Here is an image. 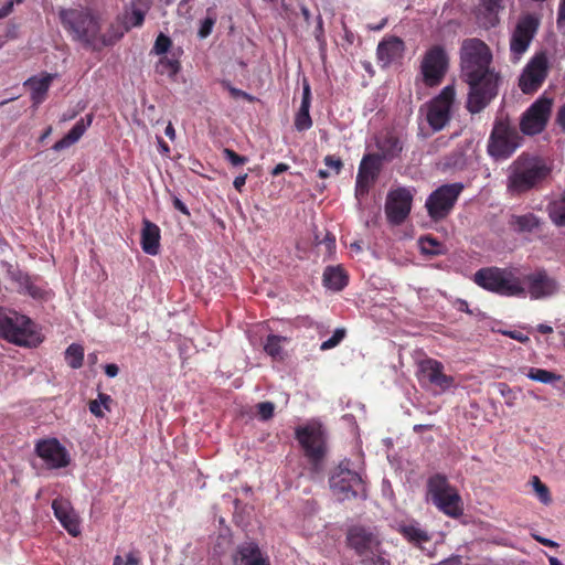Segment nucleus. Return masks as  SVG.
<instances>
[{"instance_id":"f257e3e1","label":"nucleus","mask_w":565,"mask_h":565,"mask_svg":"<svg viewBox=\"0 0 565 565\" xmlns=\"http://www.w3.org/2000/svg\"><path fill=\"white\" fill-rule=\"evenodd\" d=\"M460 76L469 86L467 109L478 114L497 96L499 73L492 66V51L480 39H465L460 46Z\"/></svg>"},{"instance_id":"f03ea898","label":"nucleus","mask_w":565,"mask_h":565,"mask_svg":"<svg viewBox=\"0 0 565 565\" xmlns=\"http://www.w3.org/2000/svg\"><path fill=\"white\" fill-rule=\"evenodd\" d=\"M58 17L63 28L74 41L95 51L106 45L105 38L100 35L99 23L89 9H61Z\"/></svg>"},{"instance_id":"7ed1b4c3","label":"nucleus","mask_w":565,"mask_h":565,"mask_svg":"<svg viewBox=\"0 0 565 565\" xmlns=\"http://www.w3.org/2000/svg\"><path fill=\"white\" fill-rule=\"evenodd\" d=\"M550 172L544 160L521 154L508 168L507 189L512 194H521L533 189Z\"/></svg>"},{"instance_id":"20e7f679","label":"nucleus","mask_w":565,"mask_h":565,"mask_svg":"<svg viewBox=\"0 0 565 565\" xmlns=\"http://www.w3.org/2000/svg\"><path fill=\"white\" fill-rule=\"evenodd\" d=\"M0 337L20 347H36L43 341L36 324L17 311L0 309Z\"/></svg>"},{"instance_id":"39448f33","label":"nucleus","mask_w":565,"mask_h":565,"mask_svg":"<svg viewBox=\"0 0 565 565\" xmlns=\"http://www.w3.org/2000/svg\"><path fill=\"white\" fill-rule=\"evenodd\" d=\"M473 280L483 289L501 296L525 297L521 277L512 268H481L475 274Z\"/></svg>"},{"instance_id":"423d86ee","label":"nucleus","mask_w":565,"mask_h":565,"mask_svg":"<svg viewBox=\"0 0 565 565\" xmlns=\"http://www.w3.org/2000/svg\"><path fill=\"white\" fill-rule=\"evenodd\" d=\"M330 489L339 501L352 498H365L366 489L360 472L350 468V461L343 460L330 477Z\"/></svg>"},{"instance_id":"0eeeda50","label":"nucleus","mask_w":565,"mask_h":565,"mask_svg":"<svg viewBox=\"0 0 565 565\" xmlns=\"http://www.w3.org/2000/svg\"><path fill=\"white\" fill-rule=\"evenodd\" d=\"M428 495L433 503L450 518L462 514V501L458 491L451 487L446 477L436 475L428 480Z\"/></svg>"},{"instance_id":"6e6552de","label":"nucleus","mask_w":565,"mask_h":565,"mask_svg":"<svg viewBox=\"0 0 565 565\" xmlns=\"http://www.w3.org/2000/svg\"><path fill=\"white\" fill-rule=\"evenodd\" d=\"M462 190V183L444 184L436 189L425 203L428 215L436 221L445 218L452 210Z\"/></svg>"},{"instance_id":"1a4fd4ad","label":"nucleus","mask_w":565,"mask_h":565,"mask_svg":"<svg viewBox=\"0 0 565 565\" xmlns=\"http://www.w3.org/2000/svg\"><path fill=\"white\" fill-rule=\"evenodd\" d=\"M449 57L444 46L434 45L422 58L420 72L427 86L440 84L448 71Z\"/></svg>"},{"instance_id":"9d476101","label":"nucleus","mask_w":565,"mask_h":565,"mask_svg":"<svg viewBox=\"0 0 565 565\" xmlns=\"http://www.w3.org/2000/svg\"><path fill=\"white\" fill-rule=\"evenodd\" d=\"M539 25V19L532 14H525L519 19L510 36V53L513 62H519L529 50Z\"/></svg>"},{"instance_id":"9b49d317","label":"nucleus","mask_w":565,"mask_h":565,"mask_svg":"<svg viewBox=\"0 0 565 565\" xmlns=\"http://www.w3.org/2000/svg\"><path fill=\"white\" fill-rule=\"evenodd\" d=\"M455 96V87L452 85H447L427 104L426 119L433 130H441L450 120L451 106L454 104Z\"/></svg>"},{"instance_id":"f8f14e48","label":"nucleus","mask_w":565,"mask_h":565,"mask_svg":"<svg viewBox=\"0 0 565 565\" xmlns=\"http://www.w3.org/2000/svg\"><path fill=\"white\" fill-rule=\"evenodd\" d=\"M519 146V134L516 130L507 124L499 122L491 132L488 152L497 160H504L508 159Z\"/></svg>"},{"instance_id":"ddd939ff","label":"nucleus","mask_w":565,"mask_h":565,"mask_svg":"<svg viewBox=\"0 0 565 565\" xmlns=\"http://www.w3.org/2000/svg\"><path fill=\"white\" fill-rule=\"evenodd\" d=\"M553 99L542 95L522 115L520 128L525 135H536L544 130L552 111Z\"/></svg>"},{"instance_id":"4468645a","label":"nucleus","mask_w":565,"mask_h":565,"mask_svg":"<svg viewBox=\"0 0 565 565\" xmlns=\"http://www.w3.org/2000/svg\"><path fill=\"white\" fill-rule=\"evenodd\" d=\"M548 58L544 52L536 53L524 66L519 78V87L524 94L536 92L548 74Z\"/></svg>"},{"instance_id":"2eb2a0df","label":"nucleus","mask_w":565,"mask_h":565,"mask_svg":"<svg viewBox=\"0 0 565 565\" xmlns=\"http://www.w3.org/2000/svg\"><path fill=\"white\" fill-rule=\"evenodd\" d=\"M521 280L525 287V296L529 295L532 299L551 297L558 291L557 280L545 269L524 275Z\"/></svg>"},{"instance_id":"dca6fc26","label":"nucleus","mask_w":565,"mask_h":565,"mask_svg":"<svg viewBox=\"0 0 565 565\" xmlns=\"http://www.w3.org/2000/svg\"><path fill=\"white\" fill-rule=\"evenodd\" d=\"M348 544L354 550L361 561L369 557L371 554L381 547V539L374 531L363 527L353 526L348 532Z\"/></svg>"},{"instance_id":"f3484780","label":"nucleus","mask_w":565,"mask_h":565,"mask_svg":"<svg viewBox=\"0 0 565 565\" xmlns=\"http://www.w3.org/2000/svg\"><path fill=\"white\" fill-rule=\"evenodd\" d=\"M413 194L406 188H398L388 193L385 212L388 221L393 224H401L409 214Z\"/></svg>"},{"instance_id":"a211bd4d","label":"nucleus","mask_w":565,"mask_h":565,"mask_svg":"<svg viewBox=\"0 0 565 565\" xmlns=\"http://www.w3.org/2000/svg\"><path fill=\"white\" fill-rule=\"evenodd\" d=\"M35 451L51 469L64 468L70 463L66 448L55 438L40 440L35 446Z\"/></svg>"},{"instance_id":"6ab92c4d","label":"nucleus","mask_w":565,"mask_h":565,"mask_svg":"<svg viewBox=\"0 0 565 565\" xmlns=\"http://www.w3.org/2000/svg\"><path fill=\"white\" fill-rule=\"evenodd\" d=\"M297 439L305 449L306 455L317 461L324 454L323 431L318 425H307L296 430Z\"/></svg>"},{"instance_id":"aec40b11","label":"nucleus","mask_w":565,"mask_h":565,"mask_svg":"<svg viewBox=\"0 0 565 565\" xmlns=\"http://www.w3.org/2000/svg\"><path fill=\"white\" fill-rule=\"evenodd\" d=\"M381 169V160L377 154H366L360 162L355 183V196L361 200L367 194L370 186L376 180Z\"/></svg>"},{"instance_id":"412c9836","label":"nucleus","mask_w":565,"mask_h":565,"mask_svg":"<svg viewBox=\"0 0 565 565\" xmlns=\"http://www.w3.org/2000/svg\"><path fill=\"white\" fill-rule=\"evenodd\" d=\"M444 365L436 360L426 359L419 362L417 376L420 383L430 384L445 391L454 385V379L446 375Z\"/></svg>"},{"instance_id":"4be33fe9","label":"nucleus","mask_w":565,"mask_h":565,"mask_svg":"<svg viewBox=\"0 0 565 565\" xmlns=\"http://www.w3.org/2000/svg\"><path fill=\"white\" fill-rule=\"evenodd\" d=\"M405 43L401 38L386 36L377 45L376 57L381 67L386 68L403 58Z\"/></svg>"},{"instance_id":"5701e85b","label":"nucleus","mask_w":565,"mask_h":565,"mask_svg":"<svg viewBox=\"0 0 565 565\" xmlns=\"http://www.w3.org/2000/svg\"><path fill=\"white\" fill-rule=\"evenodd\" d=\"M52 509L55 518L72 536L75 537L81 534L79 518L68 500L55 499L52 502Z\"/></svg>"},{"instance_id":"b1692460","label":"nucleus","mask_w":565,"mask_h":565,"mask_svg":"<svg viewBox=\"0 0 565 565\" xmlns=\"http://www.w3.org/2000/svg\"><path fill=\"white\" fill-rule=\"evenodd\" d=\"M234 565H270L269 558L254 542H246L237 546L233 555Z\"/></svg>"},{"instance_id":"393cba45","label":"nucleus","mask_w":565,"mask_h":565,"mask_svg":"<svg viewBox=\"0 0 565 565\" xmlns=\"http://www.w3.org/2000/svg\"><path fill=\"white\" fill-rule=\"evenodd\" d=\"M140 244L142 250L151 256L159 253L160 249V228L149 220H143Z\"/></svg>"},{"instance_id":"a878e982","label":"nucleus","mask_w":565,"mask_h":565,"mask_svg":"<svg viewBox=\"0 0 565 565\" xmlns=\"http://www.w3.org/2000/svg\"><path fill=\"white\" fill-rule=\"evenodd\" d=\"M92 122L93 114H88L85 118H81L61 140L54 143L53 150L61 151L76 143Z\"/></svg>"},{"instance_id":"bb28decb","label":"nucleus","mask_w":565,"mask_h":565,"mask_svg":"<svg viewBox=\"0 0 565 565\" xmlns=\"http://www.w3.org/2000/svg\"><path fill=\"white\" fill-rule=\"evenodd\" d=\"M377 149L380 159L392 160L402 152L403 141L394 132H387L377 140Z\"/></svg>"},{"instance_id":"cd10ccee","label":"nucleus","mask_w":565,"mask_h":565,"mask_svg":"<svg viewBox=\"0 0 565 565\" xmlns=\"http://www.w3.org/2000/svg\"><path fill=\"white\" fill-rule=\"evenodd\" d=\"M52 79V75H45L41 78H29L24 83L31 89V98L34 105H39L45 99Z\"/></svg>"},{"instance_id":"c85d7f7f","label":"nucleus","mask_w":565,"mask_h":565,"mask_svg":"<svg viewBox=\"0 0 565 565\" xmlns=\"http://www.w3.org/2000/svg\"><path fill=\"white\" fill-rule=\"evenodd\" d=\"M399 532L407 541L418 546H422V544L430 540L428 532L422 529V526L416 522L402 524L399 526Z\"/></svg>"},{"instance_id":"c756f323","label":"nucleus","mask_w":565,"mask_h":565,"mask_svg":"<svg viewBox=\"0 0 565 565\" xmlns=\"http://www.w3.org/2000/svg\"><path fill=\"white\" fill-rule=\"evenodd\" d=\"M348 277L340 267H327L323 273V284L327 288L339 291L347 286Z\"/></svg>"},{"instance_id":"7c9ffc66","label":"nucleus","mask_w":565,"mask_h":565,"mask_svg":"<svg viewBox=\"0 0 565 565\" xmlns=\"http://www.w3.org/2000/svg\"><path fill=\"white\" fill-rule=\"evenodd\" d=\"M503 0H480L482 9L486 11L482 25L487 29L495 26L499 23L498 12L503 9Z\"/></svg>"},{"instance_id":"2f4dec72","label":"nucleus","mask_w":565,"mask_h":565,"mask_svg":"<svg viewBox=\"0 0 565 565\" xmlns=\"http://www.w3.org/2000/svg\"><path fill=\"white\" fill-rule=\"evenodd\" d=\"M547 212L555 225L565 226V192L547 205Z\"/></svg>"},{"instance_id":"473e14b6","label":"nucleus","mask_w":565,"mask_h":565,"mask_svg":"<svg viewBox=\"0 0 565 565\" xmlns=\"http://www.w3.org/2000/svg\"><path fill=\"white\" fill-rule=\"evenodd\" d=\"M526 376L532 381L540 382L543 384H554L555 382L562 380V376L559 374L539 367L529 369Z\"/></svg>"},{"instance_id":"72a5a7b5","label":"nucleus","mask_w":565,"mask_h":565,"mask_svg":"<svg viewBox=\"0 0 565 565\" xmlns=\"http://www.w3.org/2000/svg\"><path fill=\"white\" fill-rule=\"evenodd\" d=\"M113 402L111 397L105 393H98L96 399L89 402V412L98 417L103 418L105 416V412L110 411V403Z\"/></svg>"},{"instance_id":"f704fd0d","label":"nucleus","mask_w":565,"mask_h":565,"mask_svg":"<svg viewBox=\"0 0 565 565\" xmlns=\"http://www.w3.org/2000/svg\"><path fill=\"white\" fill-rule=\"evenodd\" d=\"M513 226L520 232H532L540 225V220L533 214L514 216Z\"/></svg>"},{"instance_id":"c9c22d12","label":"nucleus","mask_w":565,"mask_h":565,"mask_svg":"<svg viewBox=\"0 0 565 565\" xmlns=\"http://www.w3.org/2000/svg\"><path fill=\"white\" fill-rule=\"evenodd\" d=\"M67 364L73 369H79L83 365L84 349L82 345L73 343L65 352Z\"/></svg>"},{"instance_id":"e433bc0d","label":"nucleus","mask_w":565,"mask_h":565,"mask_svg":"<svg viewBox=\"0 0 565 565\" xmlns=\"http://www.w3.org/2000/svg\"><path fill=\"white\" fill-rule=\"evenodd\" d=\"M181 65L177 58L161 57L157 64V72L173 78L180 71Z\"/></svg>"},{"instance_id":"4c0bfd02","label":"nucleus","mask_w":565,"mask_h":565,"mask_svg":"<svg viewBox=\"0 0 565 565\" xmlns=\"http://www.w3.org/2000/svg\"><path fill=\"white\" fill-rule=\"evenodd\" d=\"M285 340H286V338H284V337L269 335L264 345L265 352L274 359H281L282 358L281 342Z\"/></svg>"},{"instance_id":"58836bf2","label":"nucleus","mask_w":565,"mask_h":565,"mask_svg":"<svg viewBox=\"0 0 565 565\" xmlns=\"http://www.w3.org/2000/svg\"><path fill=\"white\" fill-rule=\"evenodd\" d=\"M310 106L300 105L296 117L295 127L298 131H305L311 128L312 120L309 114Z\"/></svg>"},{"instance_id":"ea45409f","label":"nucleus","mask_w":565,"mask_h":565,"mask_svg":"<svg viewBox=\"0 0 565 565\" xmlns=\"http://www.w3.org/2000/svg\"><path fill=\"white\" fill-rule=\"evenodd\" d=\"M531 483L533 486V489L535 491V494L537 495L539 500L547 505L552 502V498L550 494L548 488L540 480L539 477L534 476L532 477Z\"/></svg>"},{"instance_id":"a19ab883","label":"nucleus","mask_w":565,"mask_h":565,"mask_svg":"<svg viewBox=\"0 0 565 565\" xmlns=\"http://www.w3.org/2000/svg\"><path fill=\"white\" fill-rule=\"evenodd\" d=\"M345 334H347V331L344 328L335 329L332 337L321 343L320 350L328 351L330 349L335 348L337 345H339L341 343V341L344 339Z\"/></svg>"},{"instance_id":"79ce46f5","label":"nucleus","mask_w":565,"mask_h":565,"mask_svg":"<svg viewBox=\"0 0 565 565\" xmlns=\"http://www.w3.org/2000/svg\"><path fill=\"white\" fill-rule=\"evenodd\" d=\"M420 249L424 254L438 255L440 254V244L433 237H423L419 241Z\"/></svg>"},{"instance_id":"37998d69","label":"nucleus","mask_w":565,"mask_h":565,"mask_svg":"<svg viewBox=\"0 0 565 565\" xmlns=\"http://www.w3.org/2000/svg\"><path fill=\"white\" fill-rule=\"evenodd\" d=\"M171 44H172L171 39L169 36H167L166 34L160 33L154 41L152 52L157 55L166 54L169 51V49L171 47Z\"/></svg>"},{"instance_id":"c03bdc74","label":"nucleus","mask_w":565,"mask_h":565,"mask_svg":"<svg viewBox=\"0 0 565 565\" xmlns=\"http://www.w3.org/2000/svg\"><path fill=\"white\" fill-rule=\"evenodd\" d=\"M362 565H391L390 561L385 558L382 548L380 547L375 554H371L369 557L361 561Z\"/></svg>"},{"instance_id":"a18cd8bd","label":"nucleus","mask_w":565,"mask_h":565,"mask_svg":"<svg viewBox=\"0 0 565 565\" xmlns=\"http://www.w3.org/2000/svg\"><path fill=\"white\" fill-rule=\"evenodd\" d=\"M223 157L234 167L245 164L248 161L247 157L239 156L234 150L228 149V148H225L223 150Z\"/></svg>"},{"instance_id":"49530a36","label":"nucleus","mask_w":565,"mask_h":565,"mask_svg":"<svg viewBox=\"0 0 565 565\" xmlns=\"http://www.w3.org/2000/svg\"><path fill=\"white\" fill-rule=\"evenodd\" d=\"M257 413L259 417L267 420L273 417L275 405L271 402H263L257 404Z\"/></svg>"},{"instance_id":"de8ad7c7","label":"nucleus","mask_w":565,"mask_h":565,"mask_svg":"<svg viewBox=\"0 0 565 565\" xmlns=\"http://www.w3.org/2000/svg\"><path fill=\"white\" fill-rule=\"evenodd\" d=\"M223 86L230 92L231 96L235 99L237 98H244L248 102H254L255 97L249 95L248 93L238 89L236 87H233L228 82H223Z\"/></svg>"},{"instance_id":"09e8293b","label":"nucleus","mask_w":565,"mask_h":565,"mask_svg":"<svg viewBox=\"0 0 565 565\" xmlns=\"http://www.w3.org/2000/svg\"><path fill=\"white\" fill-rule=\"evenodd\" d=\"M215 24V19L214 18H205L202 22H201V25L199 28V32H198V35L200 39H205L207 38L212 30H213V26Z\"/></svg>"},{"instance_id":"8fccbe9b","label":"nucleus","mask_w":565,"mask_h":565,"mask_svg":"<svg viewBox=\"0 0 565 565\" xmlns=\"http://www.w3.org/2000/svg\"><path fill=\"white\" fill-rule=\"evenodd\" d=\"M145 21V12L140 9H134L129 17L127 18V23L130 26L137 28L141 26Z\"/></svg>"},{"instance_id":"3c124183","label":"nucleus","mask_w":565,"mask_h":565,"mask_svg":"<svg viewBox=\"0 0 565 565\" xmlns=\"http://www.w3.org/2000/svg\"><path fill=\"white\" fill-rule=\"evenodd\" d=\"M324 164L334 171L335 174L340 173L341 169H342V161L340 158H337L334 156H327L324 158Z\"/></svg>"},{"instance_id":"603ef678","label":"nucleus","mask_w":565,"mask_h":565,"mask_svg":"<svg viewBox=\"0 0 565 565\" xmlns=\"http://www.w3.org/2000/svg\"><path fill=\"white\" fill-rule=\"evenodd\" d=\"M556 24L559 30L565 29V0L559 1Z\"/></svg>"},{"instance_id":"864d4df0","label":"nucleus","mask_w":565,"mask_h":565,"mask_svg":"<svg viewBox=\"0 0 565 565\" xmlns=\"http://www.w3.org/2000/svg\"><path fill=\"white\" fill-rule=\"evenodd\" d=\"M311 104V90L310 85L307 81L303 82L302 99L301 105L310 106Z\"/></svg>"},{"instance_id":"5fc2aeb1","label":"nucleus","mask_w":565,"mask_h":565,"mask_svg":"<svg viewBox=\"0 0 565 565\" xmlns=\"http://www.w3.org/2000/svg\"><path fill=\"white\" fill-rule=\"evenodd\" d=\"M505 335L510 337L511 339H514L521 343H524V342H527L529 341V337L523 334L522 332L520 331H504L503 332Z\"/></svg>"},{"instance_id":"6e6d98bb","label":"nucleus","mask_w":565,"mask_h":565,"mask_svg":"<svg viewBox=\"0 0 565 565\" xmlns=\"http://www.w3.org/2000/svg\"><path fill=\"white\" fill-rule=\"evenodd\" d=\"M172 202H173V206L178 211H180L184 215H189L190 214V212H189L188 207L185 206V204L178 196L174 195L173 199H172Z\"/></svg>"},{"instance_id":"4d7b16f0","label":"nucleus","mask_w":565,"mask_h":565,"mask_svg":"<svg viewBox=\"0 0 565 565\" xmlns=\"http://www.w3.org/2000/svg\"><path fill=\"white\" fill-rule=\"evenodd\" d=\"M14 1L9 0L1 9H0V20L8 17L13 10Z\"/></svg>"},{"instance_id":"13d9d810","label":"nucleus","mask_w":565,"mask_h":565,"mask_svg":"<svg viewBox=\"0 0 565 565\" xmlns=\"http://www.w3.org/2000/svg\"><path fill=\"white\" fill-rule=\"evenodd\" d=\"M533 537L535 539V541H537L539 543L545 545V546H548V547H558V543L553 541V540H550V539H546V537H543V536H540V535H533Z\"/></svg>"},{"instance_id":"bf43d9fd","label":"nucleus","mask_w":565,"mask_h":565,"mask_svg":"<svg viewBox=\"0 0 565 565\" xmlns=\"http://www.w3.org/2000/svg\"><path fill=\"white\" fill-rule=\"evenodd\" d=\"M246 179L247 174L237 175L233 182L234 188L241 192L246 183Z\"/></svg>"},{"instance_id":"052dcab7","label":"nucleus","mask_w":565,"mask_h":565,"mask_svg":"<svg viewBox=\"0 0 565 565\" xmlns=\"http://www.w3.org/2000/svg\"><path fill=\"white\" fill-rule=\"evenodd\" d=\"M124 565H140V558L135 552H130L127 554Z\"/></svg>"},{"instance_id":"680f3d73","label":"nucleus","mask_w":565,"mask_h":565,"mask_svg":"<svg viewBox=\"0 0 565 565\" xmlns=\"http://www.w3.org/2000/svg\"><path fill=\"white\" fill-rule=\"evenodd\" d=\"M556 121L563 131H565V104L558 109Z\"/></svg>"},{"instance_id":"e2e57ef3","label":"nucleus","mask_w":565,"mask_h":565,"mask_svg":"<svg viewBox=\"0 0 565 565\" xmlns=\"http://www.w3.org/2000/svg\"><path fill=\"white\" fill-rule=\"evenodd\" d=\"M118 372H119V367L116 364L110 363V364L105 365V373L108 377L117 376Z\"/></svg>"},{"instance_id":"0e129e2a","label":"nucleus","mask_w":565,"mask_h":565,"mask_svg":"<svg viewBox=\"0 0 565 565\" xmlns=\"http://www.w3.org/2000/svg\"><path fill=\"white\" fill-rule=\"evenodd\" d=\"M288 170V166L285 163H278L271 171L273 175H278Z\"/></svg>"},{"instance_id":"69168bd1","label":"nucleus","mask_w":565,"mask_h":565,"mask_svg":"<svg viewBox=\"0 0 565 565\" xmlns=\"http://www.w3.org/2000/svg\"><path fill=\"white\" fill-rule=\"evenodd\" d=\"M457 309L460 310V311L470 312L469 311L468 302L466 300H458L457 301Z\"/></svg>"},{"instance_id":"338daca9","label":"nucleus","mask_w":565,"mask_h":565,"mask_svg":"<svg viewBox=\"0 0 565 565\" xmlns=\"http://www.w3.org/2000/svg\"><path fill=\"white\" fill-rule=\"evenodd\" d=\"M164 134L167 137H169L170 139H174L175 137V130L173 128V126L171 124H169L166 129H164Z\"/></svg>"},{"instance_id":"774afa93","label":"nucleus","mask_w":565,"mask_h":565,"mask_svg":"<svg viewBox=\"0 0 565 565\" xmlns=\"http://www.w3.org/2000/svg\"><path fill=\"white\" fill-rule=\"evenodd\" d=\"M537 330L543 334H548L553 332V328L547 324H539Z\"/></svg>"}]
</instances>
